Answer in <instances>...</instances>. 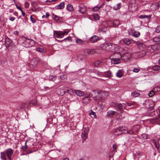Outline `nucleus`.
<instances>
[{"mask_svg":"<svg viewBox=\"0 0 160 160\" xmlns=\"http://www.w3.org/2000/svg\"><path fill=\"white\" fill-rule=\"evenodd\" d=\"M119 47L116 44H112L110 43H105L100 45V48L102 50L108 52H116Z\"/></svg>","mask_w":160,"mask_h":160,"instance_id":"nucleus-1","label":"nucleus"},{"mask_svg":"<svg viewBox=\"0 0 160 160\" xmlns=\"http://www.w3.org/2000/svg\"><path fill=\"white\" fill-rule=\"evenodd\" d=\"M22 45L25 47L29 48L34 45L35 41L33 40L25 37L22 38Z\"/></svg>","mask_w":160,"mask_h":160,"instance_id":"nucleus-2","label":"nucleus"},{"mask_svg":"<svg viewBox=\"0 0 160 160\" xmlns=\"http://www.w3.org/2000/svg\"><path fill=\"white\" fill-rule=\"evenodd\" d=\"M112 107L115 108L116 109H118V111L120 112L121 113L122 112V110L124 108L125 109L126 107V105L124 103L121 104L113 102L112 103Z\"/></svg>","mask_w":160,"mask_h":160,"instance_id":"nucleus-3","label":"nucleus"},{"mask_svg":"<svg viewBox=\"0 0 160 160\" xmlns=\"http://www.w3.org/2000/svg\"><path fill=\"white\" fill-rule=\"evenodd\" d=\"M99 91L93 90L90 92V94L92 98L96 100H100V98L99 97Z\"/></svg>","mask_w":160,"mask_h":160,"instance_id":"nucleus-4","label":"nucleus"},{"mask_svg":"<svg viewBox=\"0 0 160 160\" xmlns=\"http://www.w3.org/2000/svg\"><path fill=\"white\" fill-rule=\"evenodd\" d=\"M127 128L125 127H120L114 130V133L115 135L118 136L124 132V131H125Z\"/></svg>","mask_w":160,"mask_h":160,"instance_id":"nucleus-5","label":"nucleus"},{"mask_svg":"<svg viewBox=\"0 0 160 160\" xmlns=\"http://www.w3.org/2000/svg\"><path fill=\"white\" fill-rule=\"evenodd\" d=\"M115 56L117 58H112V61H114V64L119 63L120 61V59L122 58V55L121 54L118 52L115 54Z\"/></svg>","mask_w":160,"mask_h":160,"instance_id":"nucleus-6","label":"nucleus"},{"mask_svg":"<svg viewBox=\"0 0 160 160\" xmlns=\"http://www.w3.org/2000/svg\"><path fill=\"white\" fill-rule=\"evenodd\" d=\"M88 127H86L84 129V131L82 132L81 134V137L82 138V142H84L88 138Z\"/></svg>","mask_w":160,"mask_h":160,"instance_id":"nucleus-7","label":"nucleus"},{"mask_svg":"<svg viewBox=\"0 0 160 160\" xmlns=\"http://www.w3.org/2000/svg\"><path fill=\"white\" fill-rule=\"evenodd\" d=\"M5 152L9 160H12V156L13 154V150L11 148H9L5 150Z\"/></svg>","mask_w":160,"mask_h":160,"instance_id":"nucleus-8","label":"nucleus"},{"mask_svg":"<svg viewBox=\"0 0 160 160\" xmlns=\"http://www.w3.org/2000/svg\"><path fill=\"white\" fill-rule=\"evenodd\" d=\"M145 106L147 108H152L154 106V103L152 100H147L145 103Z\"/></svg>","mask_w":160,"mask_h":160,"instance_id":"nucleus-9","label":"nucleus"},{"mask_svg":"<svg viewBox=\"0 0 160 160\" xmlns=\"http://www.w3.org/2000/svg\"><path fill=\"white\" fill-rule=\"evenodd\" d=\"M99 97L100 98V100L104 99L108 95V92L102 90H99Z\"/></svg>","mask_w":160,"mask_h":160,"instance_id":"nucleus-10","label":"nucleus"},{"mask_svg":"<svg viewBox=\"0 0 160 160\" xmlns=\"http://www.w3.org/2000/svg\"><path fill=\"white\" fill-rule=\"evenodd\" d=\"M54 37L55 38H62L63 37L62 33V31H54Z\"/></svg>","mask_w":160,"mask_h":160,"instance_id":"nucleus-11","label":"nucleus"},{"mask_svg":"<svg viewBox=\"0 0 160 160\" xmlns=\"http://www.w3.org/2000/svg\"><path fill=\"white\" fill-rule=\"evenodd\" d=\"M38 62L36 58L33 59L30 63V66L31 68L35 67L38 64Z\"/></svg>","mask_w":160,"mask_h":160,"instance_id":"nucleus-12","label":"nucleus"},{"mask_svg":"<svg viewBox=\"0 0 160 160\" xmlns=\"http://www.w3.org/2000/svg\"><path fill=\"white\" fill-rule=\"evenodd\" d=\"M131 57V54L129 52L125 53L122 55V58L125 60H129Z\"/></svg>","mask_w":160,"mask_h":160,"instance_id":"nucleus-13","label":"nucleus"},{"mask_svg":"<svg viewBox=\"0 0 160 160\" xmlns=\"http://www.w3.org/2000/svg\"><path fill=\"white\" fill-rule=\"evenodd\" d=\"M159 6L158 3H155L152 4L151 6V9L153 11H156L159 8Z\"/></svg>","mask_w":160,"mask_h":160,"instance_id":"nucleus-14","label":"nucleus"},{"mask_svg":"<svg viewBox=\"0 0 160 160\" xmlns=\"http://www.w3.org/2000/svg\"><path fill=\"white\" fill-rule=\"evenodd\" d=\"M139 18L142 19H146L147 21H149L150 20L151 18V15H142L139 16Z\"/></svg>","mask_w":160,"mask_h":160,"instance_id":"nucleus-15","label":"nucleus"},{"mask_svg":"<svg viewBox=\"0 0 160 160\" xmlns=\"http://www.w3.org/2000/svg\"><path fill=\"white\" fill-rule=\"evenodd\" d=\"M90 101V98L89 96H88L84 97L82 100V102L83 103L87 104L89 103Z\"/></svg>","mask_w":160,"mask_h":160,"instance_id":"nucleus-16","label":"nucleus"},{"mask_svg":"<svg viewBox=\"0 0 160 160\" xmlns=\"http://www.w3.org/2000/svg\"><path fill=\"white\" fill-rule=\"evenodd\" d=\"M159 112V117L158 118H153L152 119H151L150 120V121L152 123H154L155 122H158L159 120H160V107L158 109Z\"/></svg>","mask_w":160,"mask_h":160,"instance_id":"nucleus-17","label":"nucleus"},{"mask_svg":"<svg viewBox=\"0 0 160 160\" xmlns=\"http://www.w3.org/2000/svg\"><path fill=\"white\" fill-rule=\"evenodd\" d=\"M99 38L96 35H94L90 38V40L92 42H95L98 40Z\"/></svg>","mask_w":160,"mask_h":160,"instance_id":"nucleus-18","label":"nucleus"},{"mask_svg":"<svg viewBox=\"0 0 160 160\" xmlns=\"http://www.w3.org/2000/svg\"><path fill=\"white\" fill-rule=\"evenodd\" d=\"M12 41L10 40L9 38H7L5 40V45L6 47H8L11 46L12 44L11 42Z\"/></svg>","mask_w":160,"mask_h":160,"instance_id":"nucleus-19","label":"nucleus"},{"mask_svg":"<svg viewBox=\"0 0 160 160\" xmlns=\"http://www.w3.org/2000/svg\"><path fill=\"white\" fill-rule=\"evenodd\" d=\"M74 93L79 97L82 96L84 95V93L83 92L79 90H74Z\"/></svg>","mask_w":160,"mask_h":160,"instance_id":"nucleus-20","label":"nucleus"},{"mask_svg":"<svg viewBox=\"0 0 160 160\" xmlns=\"http://www.w3.org/2000/svg\"><path fill=\"white\" fill-rule=\"evenodd\" d=\"M7 156L5 152H0V158L2 160H7Z\"/></svg>","mask_w":160,"mask_h":160,"instance_id":"nucleus-21","label":"nucleus"},{"mask_svg":"<svg viewBox=\"0 0 160 160\" xmlns=\"http://www.w3.org/2000/svg\"><path fill=\"white\" fill-rule=\"evenodd\" d=\"M116 112L115 111L112 110H109L107 112V116L108 117H111L113 116Z\"/></svg>","mask_w":160,"mask_h":160,"instance_id":"nucleus-22","label":"nucleus"},{"mask_svg":"<svg viewBox=\"0 0 160 160\" xmlns=\"http://www.w3.org/2000/svg\"><path fill=\"white\" fill-rule=\"evenodd\" d=\"M155 47V45H152L148 47V51L149 53H152L154 52L155 50L154 48Z\"/></svg>","mask_w":160,"mask_h":160,"instance_id":"nucleus-23","label":"nucleus"},{"mask_svg":"<svg viewBox=\"0 0 160 160\" xmlns=\"http://www.w3.org/2000/svg\"><path fill=\"white\" fill-rule=\"evenodd\" d=\"M65 7V3L62 2H61L59 5H57V9H63Z\"/></svg>","mask_w":160,"mask_h":160,"instance_id":"nucleus-24","label":"nucleus"},{"mask_svg":"<svg viewBox=\"0 0 160 160\" xmlns=\"http://www.w3.org/2000/svg\"><path fill=\"white\" fill-rule=\"evenodd\" d=\"M67 8L69 12L72 11L74 10L73 6L71 4H69L67 5Z\"/></svg>","mask_w":160,"mask_h":160,"instance_id":"nucleus-25","label":"nucleus"},{"mask_svg":"<svg viewBox=\"0 0 160 160\" xmlns=\"http://www.w3.org/2000/svg\"><path fill=\"white\" fill-rule=\"evenodd\" d=\"M123 42L127 45H129L131 42V40L128 38H125L123 40Z\"/></svg>","mask_w":160,"mask_h":160,"instance_id":"nucleus-26","label":"nucleus"},{"mask_svg":"<svg viewBox=\"0 0 160 160\" xmlns=\"http://www.w3.org/2000/svg\"><path fill=\"white\" fill-rule=\"evenodd\" d=\"M74 90H72L70 88L66 90V91L64 92V94L67 92L70 95H72V93H74Z\"/></svg>","mask_w":160,"mask_h":160,"instance_id":"nucleus-27","label":"nucleus"},{"mask_svg":"<svg viewBox=\"0 0 160 160\" xmlns=\"http://www.w3.org/2000/svg\"><path fill=\"white\" fill-rule=\"evenodd\" d=\"M116 76L118 78H121L123 75V74L120 70H118L116 73Z\"/></svg>","mask_w":160,"mask_h":160,"instance_id":"nucleus-28","label":"nucleus"},{"mask_svg":"<svg viewBox=\"0 0 160 160\" xmlns=\"http://www.w3.org/2000/svg\"><path fill=\"white\" fill-rule=\"evenodd\" d=\"M105 74L107 77L108 78L112 77V72L110 71H108L106 72Z\"/></svg>","mask_w":160,"mask_h":160,"instance_id":"nucleus-29","label":"nucleus"},{"mask_svg":"<svg viewBox=\"0 0 160 160\" xmlns=\"http://www.w3.org/2000/svg\"><path fill=\"white\" fill-rule=\"evenodd\" d=\"M121 7V4L120 3H118L115 5L113 7V9L114 10L117 11Z\"/></svg>","mask_w":160,"mask_h":160,"instance_id":"nucleus-30","label":"nucleus"},{"mask_svg":"<svg viewBox=\"0 0 160 160\" xmlns=\"http://www.w3.org/2000/svg\"><path fill=\"white\" fill-rule=\"evenodd\" d=\"M120 21L118 20H115L112 22V24L114 26H118L120 24Z\"/></svg>","mask_w":160,"mask_h":160,"instance_id":"nucleus-31","label":"nucleus"},{"mask_svg":"<svg viewBox=\"0 0 160 160\" xmlns=\"http://www.w3.org/2000/svg\"><path fill=\"white\" fill-rule=\"evenodd\" d=\"M56 76L55 75H51L49 76L48 79L50 81H54L56 79Z\"/></svg>","mask_w":160,"mask_h":160,"instance_id":"nucleus-32","label":"nucleus"},{"mask_svg":"<svg viewBox=\"0 0 160 160\" xmlns=\"http://www.w3.org/2000/svg\"><path fill=\"white\" fill-rule=\"evenodd\" d=\"M117 148V146L116 144H114L112 145L113 150L111 151L112 153L114 154L117 152L116 149Z\"/></svg>","mask_w":160,"mask_h":160,"instance_id":"nucleus-33","label":"nucleus"},{"mask_svg":"<svg viewBox=\"0 0 160 160\" xmlns=\"http://www.w3.org/2000/svg\"><path fill=\"white\" fill-rule=\"evenodd\" d=\"M140 94L137 91H134L132 93V95L134 97H136L139 96Z\"/></svg>","mask_w":160,"mask_h":160,"instance_id":"nucleus-34","label":"nucleus"},{"mask_svg":"<svg viewBox=\"0 0 160 160\" xmlns=\"http://www.w3.org/2000/svg\"><path fill=\"white\" fill-rule=\"evenodd\" d=\"M153 70L155 71H158L160 70V66L158 65H155L153 67Z\"/></svg>","mask_w":160,"mask_h":160,"instance_id":"nucleus-35","label":"nucleus"},{"mask_svg":"<svg viewBox=\"0 0 160 160\" xmlns=\"http://www.w3.org/2000/svg\"><path fill=\"white\" fill-rule=\"evenodd\" d=\"M28 140L27 139L25 143V145L24 146H22V149L24 150H25V149H27L28 148V146L27 144V142H28Z\"/></svg>","mask_w":160,"mask_h":160,"instance_id":"nucleus-36","label":"nucleus"},{"mask_svg":"<svg viewBox=\"0 0 160 160\" xmlns=\"http://www.w3.org/2000/svg\"><path fill=\"white\" fill-rule=\"evenodd\" d=\"M102 62V61L100 60H98L96 61L94 63V65L96 67L99 66L101 63Z\"/></svg>","mask_w":160,"mask_h":160,"instance_id":"nucleus-37","label":"nucleus"},{"mask_svg":"<svg viewBox=\"0 0 160 160\" xmlns=\"http://www.w3.org/2000/svg\"><path fill=\"white\" fill-rule=\"evenodd\" d=\"M140 128V126L139 125H135L133 128V129L136 131V132H137Z\"/></svg>","mask_w":160,"mask_h":160,"instance_id":"nucleus-38","label":"nucleus"},{"mask_svg":"<svg viewBox=\"0 0 160 160\" xmlns=\"http://www.w3.org/2000/svg\"><path fill=\"white\" fill-rule=\"evenodd\" d=\"M52 18L57 21L60 20V17H59L58 16L54 14L52 15Z\"/></svg>","mask_w":160,"mask_h":160,"instance_id":"nucleus-39","label":"nucleus"},{"mask_svg":"<svg viewBox=\"0 0 160 160\" xmlns=\"http://www.w3.org/2000/svg\"><path fill=\"white\" fill-rule=\"evenodd\" d=\"M76 42L77 43L80 44H82L84 43V42L83 41L79 39H76Z\"/></svg>","mask_w":160,"mask_h":160,"instance_id":"nucleus-40","label":"nucleus"},{"mask_svg":"<svg viewBox=\"0 0 160 160\" xmlns=\"http://www.w3.org/2000/svg\"><path fill=\"white\" fill-rule=\"evenodd\" d=\"M36 49L37 51L38 52H44V50L43 49L38 47Z\"/></svg>","mask_w":160,"mask_h":160,"instance_id":"nucleus-41","label":"nucleus"},{"mask_svg":"<svg viewBox=\"0 0 160 160\" xmlns=\"http://www.w3.org/2000/svg\"><path fill=\"white\" fill-rule=\"evenodd\" d=\"M153 40L155 42H158L160 41V38L159 37H156L153 38Z\"/></svg>","mask_w":160,"mask_h":160,"instance_id":"nucleus-42","label":"nucleus"},{"mask_svg":"<svg viewBox=\"0 0 160 160\" xmlns=\"http://www.w3.org/2000/svg\"><path fill=\"white\" fill-rule=\"evenodd\" d=\"M140 35V33L139 32H136L133 34V36L135 37H138Z\"/></svg>","mask_w":160,"mask_h":160,"instance_id":"nucleus-43","label":"nucleus"},{"mask_svg":"<svg viewBox=\"0 0 160 160\" xmlns=\"http://www.w3.org/2000/svg\"><path fill=\"white\" fill-rule=\"evenodd\" d=\"M99 9L98 6H97L94 8H92V10L94 12H97L99 10Z\"/></svg>","mask_w":160,"mask_h":160,"instance_id":"nucleus-44","label":"nucleus"},{"mask_svg":"<svg viewBox=\"0 0 160 160\" xmlns=\"http://www.w3.org/2000/svg\"><path fill=\"white\" fill-rule=\"evenodd\" d=\"M93 17L96 20H98L99 19V15L97 14H95L93 15Z\"/></svg>","mask_w":160,"mask_h":160,"instance_id":"nucleus-45","label":"nucleus"},{"mask_svg":"<svg viewBox=\"0 0 160 160\" xmlns=\"http://www.w3.org/2000/svg\"><path fill=\"white\" fill-rule=\"evenodd\" d=\"M30 19L32 23H34L36 22V20L33 18L32 15L30 16Z\"/></svg>","mask_w":160,"mask_h":160,"instance_id":"nucleus-46","label":"nucleus"},{"mask_svg":"<svg viewBox=\"0 0 160 160\" xmlns=\"http://www.w3.org/2000/svg\"><path fill=\"white\" fill-rule=\"evenodd\" d=\"M155 31L157 33L160 32V26H158L156 28Z\"/></svg>","mask_w":160,"mask_h":160,"instance_id":"nucleus-47","label":"nucleus"},{"mask_svg":"<svg viewBox=\"0 0 160 160\" xmlns=\"http://www.w3.org/2000/svg\"><path fill=\"white\" fill-rule=\"evenodd\" d=\"M142 137L144 139H147L148 138V135L146 134L143 133L142 135Z\"/></svg>","mask_w":160,"mask_h":160,"instance_id":"nucleus-48","label":"nucleus"},{"mask_svg":"<svg viewBox=\"0 0 160 160\" xmlns=\"http://www.w3.org/2000/svg\"><path fill=\"white\" fill-rule=\"evenodd\" d=\"M127 133L130 134H132L133 133V132L132 130H127Z\"/></svg>","mask_w":160,"mask_h":160,"instance_id":"nucleus-49","label":"nucleus"},{"mask_svg":"<svg viewBox=\"0 0 160 160\" xmlns=\"http://www.w3.org/2000/svg\"><path fill=\"white\" fill-rule=\"evenodd\" d=\"M154 94V92L153 91H151L148 93V96L149 97H151L153 96Z\"/></svg>","mask_w":160,"mask_h":160,"instance_id":"nucleus-50","label":"nucleus"},{"mask_svg":"<svg viewBox=\"0 0 160 160\" xmlns=\"http://www.w3.org/2000/svg\"><path fill=\"white\" fill-rule=\"evenodd\" d=\"M96 73L98 76H102V73L99 71H97Z\"/></svg>","mask_w":160,"mask_h":160,"instance_id":"nucleus-51","label":"nucleus"},{"mask_svg":"<svg viewBox=\"0 0 160 160\" xmlns=\"http://www.w3.org/2000/svg\"><path fill=\"white\" fill-rule=\"evenodd\" d=\"M60 78L62 79H65L67 78V76L66 75H62L60 76Z\"/></svg>","mask_w":160,"mask_h":160,"instance_id":"nucleus-52","label":"nucleus"},{"mask_svg":"<svg viewBox=\"0 0 160 160\" xmlns=\"http://www.w3.org/2000/svg\"><path fill=\"white\" fill-rule=\"evenodd\" d=\"M90 114L93 115L94 116V118H97V117L95 112L92 111L91 112Z\"/></svg>","mask_w":160,"mask_h":160,"instance_id":"nucleus-53","label":"nucleus"},{"mask_svg":"<svg viewBox=\"0 0 160 160\" xmlns=\"http://www.w3.org/2000/svg\"><path fill=\"white\" fill-rule=\"evenodd\" d=\"M86 51L88 54H92L93 53V51L91 50H87Z\"/></svg>","mask_w":160,"mask_h":160,"instance_id":"nucleus-54","label":"nucleus"},{"mask_svg":"<svg viewBox=\"0 0 160 160\" xmlns=\"http://www.w3.org/2000/svg\"><path fill=\"white\" fill-rule=\"evenodd\" d=\"M140 70L139 69L134 68L133 69V71L135 72H138Z\"/></svg>","mask_w":160,"mask_h":160,"instance_id":"nucleus-55","label":"nucleus"},{"mask_svg":"<svg viewBox=\"0 0 160 160\" xmlns=\"http://www.w3.org/2000/svg\"><path fill=\"white\" fill-rule=\"evenodd\" d=\"M69 32V31H64V32H62V35H63V37L65 35H67Z\"/></svg>","mask_w":160,"mask_h":160,"instance_id":"nucleus-56","label":"nucleus"},{"mask_svg":"<svg viewBox=\"0 0 160 160\" xmlns=\"http://www.w3.org/2000/svg\"><path fill=\"white\" fill-rule=\"evenodd\" d=\"M29 3L27 2H26L25 3V7L26 8H28L29 7Z\"/></svg>","mask_w":160,"mask_h":160,"instance_id":"nucleus-57","label":"nucleus"},{"mask_svg":"<svg viewBox=\"0 0 160 160\" xmlns=\"http://www.w3.org/2000/svg\"><path fill=\"white\" fill-rule=\"evenodd\" d=\"M107 29L105 27L102 28L100 30L102 32H105L107 31Z\"/></svg>","mask_w":160,"mask_h":160,"instance_id":"nucleus-58","label":"nucleus"},{"mask_svg":"<svg viewBox=\"0 0 160 160\" xmlns=\"http://www.w3.org/2000/svg\"><path fill=\"white\" fill-rule=\"evenodd\" d=\"M71 37H67L64 39L62 40V41H64V40H68V41H70L71 40Z\"/></svg>","mask_w":160,"mask_h":160,"instance_id":"nucleus-59","label":"nucleus"},{"mask_svg":"<svg viewBox=\"0 0 160 160\" xmlns=\"http://www.w3.org/2000/svg\"><path fill=\"white\" fill-rule=\"evenodd\" d=\"M16 6L17 7V8L19 10H20L21 11L22 10V9L20 6H18L17 4L16 5Z\"/></svg>","mask_w":160,"mask_h":160,"instance_id":"nucleus-60","label":"nucleus"},{"mask_svg":"<svg viewBox=\"0 0 160 160\" xmlns=\"http://www.w3.org/2000/svg\"><path fill=\"white\" fill-rule=\"evenodd\" d=\"M15 18L14 17H11L9 18V20L11 21H13L15 20Z\"/></svg>","mask_w":160,"mask_h":160,"instance_id":"nucleus-61","label":"nucleus"},{"mask_svg":"<svg viewBox=\"0 0 160 160\" xmlns=\"http://www.w3.org/2000/svg\"><path fill=\"white\" fill-rule=\"evenodd\" d=\"M49 13L48 12H47L46 13L45 18H47L49 17Z\"/></svg>","mask_w":160,"mask_h":160,"instance_id":"nucleus-62","label":"nucleus"},{"mask_svg":"<svg viewBox=\"0 0 160 160\" xmlns=\"http://www.w3.org/2000/svg\"><path fill=\"white\" fill-rule=\"evenodd\" d=\"M104 5V3H102L101 4L100 6H98L99 9L100 10L103 6Z\"/></svg>","mask_w":160,"mask_h":160,"instance_id":"nucleus-63","label":"nucleus"},{"mask_svg":"<svg viewBox=\"0 0 160 160\" xmlns=\"http://www.w3.org/2000/svg\"><path fill=\"white\" fill-rule=\"evenodd\" d=\"M82 8H80L79 9V11L80 12H81V13H82V14H83L85 12V11H83V12H82Z\"/></svg>","mask_w":160,"mask_h":160,"instance_id":"nucleus-64","label":"nucleus"}]
</instances>
